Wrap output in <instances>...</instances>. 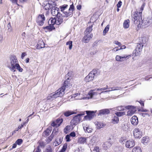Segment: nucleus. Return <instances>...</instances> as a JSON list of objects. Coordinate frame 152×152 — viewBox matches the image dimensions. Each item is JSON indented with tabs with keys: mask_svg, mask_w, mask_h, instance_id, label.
<instances>
[{
	"mask_svg": "<svg viewBox=\"0 0 152 152\" xmlns=\"http://www.w3.org/2000/svg\"><path fill=\"white\" fill-rule=\"evenodd\" d=\"M7 65L10 70L13 72L16 71V69L20 72H22L23 71V69L19 65L15 56H12L10 57V61L7 62Z\"/></svg>",
	"mask_w": 152,
	"mask_h": 152,
	"instance_id": "1",
	"label": "nucleus"
},
{
	"mask_svg": "<svg viewBox=\"0 0 152 152\" xmlns=\"http://www.w3.org/2000/svg\"><path fill=\"white\" fill-rule=\"evenodd\" d=\"M132 20L134 21V23L138 26V27L145 28L148 27L152 23L151 18H147L146 19L142 20V16L140 19L136 17L135 18H132Z\"/></svg>",
	"mask_w": 152,
	"mask_h": 152,
	"instance_id": "2",
	"label": "nucleus"
},
{
	"mask_svg": "<svg viewBox=\"0 0 152 152\" xmlns=\"http://www.w3.org/2000/svg\"><path fill=\"white\" fill-rule=\"evenodd\" d=\"M74 10V6L73 4L70 6L69 9V12H64V15L61 14H58L57 17L56 24L59 25L61 24L63 21L64 20L66 19V18L69 16H72V12Z\"/></svg>",
	"mask_w": 152,
	"mask_h": 152,
	"instance_id": "3",
	"label": "nucleus"
},
{
	"mask_svg": "<svg viewBox=\"0 0 152 152\" xmlns=\"http://www.w3.org/2000/svg\"><path fill=\"white\" fill-rule=\"evenodd\" d=\"M60 90H57L55 93H53L50 94L47 97L48 100H52L58 97H61L63 95V92L62 91L61 92Z\"/></svg>",
	"mask_w": 152,
	"mask_h": 152,
	"instance_id": "4",
	"label": "nucleus"
},
{
	"mask_svg": "<svg viewBox=\"0 0 152 152\" xmlns=\"http://www.w3.org/2000/svg\"><path fill=\"white\" fill-rule=\"evenodd\" d=\"M72 86V82L69 80V79L68 78L65 81L64 83V86H62L60 88H59L58 90H60L61 92L62 91H63L62 92H63L64 95V94L65 90L66 89H68V88H71Z\"/></svg>",
	"mask_w": 152,
	"mask_h": 152,
	"instance_id": "5",
	"label": "nucleus"
},
{
	"mask_svg": "<svg viewBox=\"0 0 152 152\" xmlns=\"http://www.w3.org/2000/svg\"><path fill=\"white\" fill-rule=\"evenodd\" d=\"M85 112H83L77 115L76 116L73 117L71 121V123L72 125H76L80 122L81 120L80 116L85 115Z\"/></svg>",
	"mask_w": 152,
	"mask_h": 152,
	"instance_id": "6",
	"label": "nucleus"
},
{
	"mask_svg": "<svg viewBox=\"0 0 152 152\" xmlns=\"http://www.w3.org/2000/svg\"><path fill=\"white\" fill-rule=\"evenodd\" d=\"M56 5V4L55 1H49L48 3L44 4L43 5V7L45 10H48L52 8H54L55 6Z\"/></svg>",
	"mask_w": 152,
	"mask_h": 152,
	"instance_id": "7",
	"label": "nucleus"
},
{
	"mask_svg": "<svg viewBox=\"0 0 152 152\" xmlns=\"http://www.w3.org/2000/svg\"><path fill=\"white\" fill-rule=\"evenodd\" d=\"M96 71L93 70L90 72L88 75L85 78V80L86 82H89L93 80L96 74Z\"/></svg>",
	"mask_w": 152,
	"mask_h": 152,
	"instance_id": "8",
	"label": "nucleus"
},
{
	"mask_svg": "<svg viewBox=\"0 0 152 152\" xmlns=\"http://www.w3.org/2000/svg\"><path fill=\"white\" fill-rule=\"evenodd\" d=\"M96 112V110L95 111H86V112L87 115L85 116V119L87 120H91L95 116V113Z\"/></svg>",
	"mask_w": 152,
	"mask_h": 152,
	"instance_id": "9",
	"label": "nucleus"
},
{
	"mask_svg": "<svg viewBox=\"0 0 152 152\" xmlns=\"http://www.w3.org/2000/svg\"><path fill=\"white\" fill-rule=\"evenodd\" d=\"M131 57V55H124L123 56L117 55L115 57V60L119 62H122L126 61Z\"/></svg>",
	"mask_w": 152,
	"mask_h": 152,
	"instance_id": "10",
	"label": "nucleus"
},
{
	"mask_svg": "<svg viewBox=\"0 0 152 152\" xmlns=\"http://www.w3.org/2000/svg\"><path fill=\"white\" fill-rule=\"evenodd\" d=\"M74 98L75 100L87 99H89L88 96H83L82 95L78 93L73 94L72 96V98Z\"/></svg>",
	"mask_w": 152,
	"mask_h": 152,
	"instance_id": "11",
	"label": "nucleus"
},
{
	"mask_svg": "<svg viewBox=\"0 0 152 152\" xmlns=\"http://www.w3.org/2000/svg\"><path fill=\"white\" fill-rule=\"evenodd\" d=\"M143 9L144 8L141 7L139 11H136L134 12L132 15V18H135V17H137L138 18L140 19L141 16H142V13Z\"/></svg>",
	"mask_w": 152,
	"mask_h": 152,
	"instance_id": "12",
	"label": "nucleus"
},
{
	"mask_svg": "<svg viewBox=\"0 0 152 152\" xmlns=\"http://www.w3.org/2000/svg\"><path fill=\"white\" fill-rule=\"evenodd\" d=\"M63 121V119L62 118H59L56 121H53L51 124V125L54 127H58L60 126Z\"/></svg>",
	"mask_w": 152,
	"mask_h": 152,
	"instance_id": "13",
	"label": "nucleus"
},
{
	"mask_svg": "<svg viewBox=\"0 0 152 152\" xmlns=\"http://www.w3.org/2000/svg\"><path fill=\"white\" fill-rule=\"evenodd\" d=\"M45 20V17L44 15H39L37 20V22L40 26H42L44 23V21Z\"/></svg>",
	"mask_w": 152,
	"mask_h": 152,
	"instance_id": "14",
	"label": "nucleus"
},
{
	"mask_svg": "<svg viewBox=\"0 0 152 152\" xmlns=\"http://www.w3.org/2000/svg\"><path fill=\"white\" fill-rule=\"evenodd\" d=\"M133 107L128 106L125 107V108L127 109H129L127 111V115L128 116H131L134 114L136 112V110L135 108H133Z\"/></svg>",
	"mask_w": 152,
	"mask_h": 152,
	"instance_id": "15",
	"label": "nucleus"
},
{
	"mask_svg": "<svg viewBox=\"0 0 152 152\" xmlns=\"http://www.w3.org/2000/svg\"><path fill=\"white\" fill-rule=\"evenodd\" d=\"M134 136L136 138H140L142 136L141 131L138 128L135 129L134 131Z\"/></svg>",
	"mask_w": 152,
	"mask_h": 152,
	"instance_id": "16",
	"label": "nucleus"
},
{
	"mask_svg": "<svg viewBox=\"0 0 152 152\" xmlns=\"http://www.w3.org/2000/svg\"><path fill=\"white\" fill-rule=\"evenodd\" d=\"M85 35L83 37V41L85 43H87L92 38L93 35L92 34L87 33V32H85Z\"/></svg>",
	"mask_w": 152,
	"mask_h": 152,
	"instance_id": "17",
	"label": "nucleus"
},
{
	"mask_svg": "<svg viewBox=\"0 0 152 152\" xmlns=\"http://www.w3.org/2000/svg\"><path fill=\"white\" fill-rule=\"evenodd\" d=\"M135 145L134 140L132 139L127 141L126 142L125 146L126 147L131 148L133 147Z\"/></svg>",
	"mask_w": 152,
	"mask_h": 152,
	"instance_id": "18",
	"label": "nucleus"
},
{
	"mask_svg": "<svg viewBox=\"0 0 152 152\" xmlns=\"http://www.w3.org/2000/svg\"><path fill=\"white\" fill-rule=\"evenodd\" d=\"M142 42L141 43L138 44L137 46L136 49L142 51L143 46L144 45L145 43V38H142Z\"/></svg>",
	"mask_w": 152,
	"mask_h": 152,
	"instance_id": "19",
	"label": "nucleus"
},
{
	"mask_svg": "<svg viewBox=\"0 0 152 152\" xmlns=\"http://www.w3.org/2000/svg\"><path fill=\"white\" fill-rule=\"evenodd\" d=\"M59 9L58 8L55 7V6L54 8H52L51 10V13L53 16H57L58 14L61 13L59 12Z\"/></svg>",
	"mask_w": 152,
	"mask_h": 152,
	"instance_id": "20",
	"label": "nucleus"
},
{
	"mask_svg": "<svg viewBox=\"0 0 152 152\" xmlns=\"http://www.w3.org/2000/svg\"><path fill=\"white\" fill-rule=\"evenodd\" d=\"M131 124L134 126L137 125L138 123V118L135 115L133 116L131 119Z\"/></svg>",
	"mask_w": 152,
	"mask_h": 152,
	"instance_id": "21",
	"label": "nucleus"
},
{
	"mask_svg": "<svg viewBox=\"0 0 152 152\" xmlns=\"http://www.w3.org/2000/svg\"><path fill=\"white\" fill-rule=\"evenodd\" d=\"M87 137H81L79 138L78 140V142L81 144H84L86 143V140Z\"/></svg>",
	"mask_w": 152,
	"mask_h": 152,
	"instance_id": "22",
	"label": "nucleus"
},
{
	"mask_svg": "<svg viewBox=\"0 0 152 152\" xmlns=\"http://www.w3.org/2000/svg\"><path fill=\"white\" fill-rule=\"evenodd\" d=\"M89 138L90 139V142H89V144L90 145H93L94 144L95 142L96 139L97 137L96 136H94L93 137H92L91 138L90 137H87V138Z\"/></svg>",
	"mask_w": 152,
	"mask_h": 152,
	"instance_id": "23",
	"label": "nucleus"
},
{
	"mask_svg": "<svg viewBox=\"0 0 152 152\" xmlns=\"http://www.w3.org/2000/svg\"><path fill=\"white\" fill-rule=\"evenodd\" d=\"M49 25L53 26L55 24H56V19L55 18H50L48 21Z\"/></svg>",
	"mask_w": 152,
	"mask_h": 152,
	"instance_id": "24",
	"label": "nucleus"
},
{
	"mask_svg": "<svg viewBox=\"0 0 152 152\" xmlns=\"http://www.w3.org/2000/svg\"><path fill=\"white\" fill-rule=\"evenodd\" d=\"M110 113V111L108 109H104L99 111V113L98 115H104L105 114H108Z\"/></svg>",
	"mask_w": 152,
	"mask_h": 152,
	"instance_id": "25",
	"label": "nucleus"
},
{
	"mask_svg": "<svg viewBox=\"0 0 152 152\" xmlns=\"http://www.w3.org/2000/svg\"><path fill=\"white\" fill-rule=\"evenodd\" d=\"M45 46V44L43 41H40L39 42L37 45V48L38 49H40L43 48Z\"/></svg>",
	"mask_w": 152,
	"mask_h": 152,
	"instance_id": "26",
	"label": "nucleus"
},
{
	"mask_svg": "<svg viewBox=\"0 0 152 152\" xmlns=\"http://www.w3.org/2000/svg\"><path fill=\"white\" fill-rule=\"evenodd\" d=\"M111 145V143H110L109 141H107L104 143L102 145V147L104 150H106Z\"/></svg>",
	"mask_w": 152,
	"mask_h": 152,
	"instance_id": "27",
	"label": "nucleus"
},
{
	"mask_svg": "<svg viewBox=\"0 0 152 152\" xmlns=\"http://www.w3.org/2000/svg\"><path fill=\"white\" fill-rule=\"evenodd\" d=\"M63 140V138L62 137H60L58 139V140L57 139H56L55 141L54 142V146H56L61 144Z\"/></svg>",
	"mask_w": 152,
	"mask_h": 152,
	"instance_id": "28",
	"label": "nucleus"
},
{
	"mask_svg": "<svg viewBox=\"0 0 152 152\" xmlns=\"http://www.w3.org/2000/svg\"><path fill=\"white\" fill-rule=\"evenodd\" d=\"M97 129H99L104 127L105 125L104 124L100 122H98L96 124Z\"/></svg>",
	"mask_w": 152,
	"mask_h": 152,
	"instance_id": "29",
	"label": "nucleus"
},
{
	"mask_svg": "<svg viewBox=\"0 0 152 152\" xmlns=\"http://www.w3.org/2000/svg\"><path fill=\"white\" fill-rule=\"evenodd\" d=\"M129 26V20H125L123 23V26L125 28H128Z\"/></svg>",
	"mask_w": 152,
	"mask_h": 152,
	"instance_id": "30",
	"label": "nucleus"
},
{
	"mask_svg": "<svg viewBox=\"0 0 152 152\" xmlns=\"http://www.w3.org/2000/svg\"><path fill=\"white\" fill-rule=\"evenodd\" d=\"M94 90H91L89 92L88 94V96L89 97V99L92 98L93 95L97 94V92H94Z\"/></svg>",
	"mask_w": 152,
	"mask_h": 152,
	"instance_id": "31",
	"label": "nucleus"
},
{
	"mask_svg": "<svg viewBox=\"0 0 152 152\" xmlns=\"http://www.w3.org/2000/svg\"><path fill=\"white\" fill-rule=\"evenodd\" d=\"M54 132V130H53L52 134L47 139V142L48 143L50 142H51L53 139V138L54 135L53 134V133Z\"/></svg>",
	"mask_w": 152,
	"mask_h": 152,
	"instance_id": "32",
	"label": "nucleus"
},
{
	"mask_svg": "<svg viewBox=\"0 0 152 152\" xmlns=\"http://www.w3.org/2000/svg\"><path fill=\"white\" fill-rule=\"evenodd\" d=\"M119 121L118 118L116 116H114L112 119V123L113 124H117L118 123Z\"/></svg>",
	"mask_w": 152,
	"mask_h": 152,
	"instance_id": "33",
	"label": "nucleus"
},
{
	"mask_svg": "<svg viewBox=\"0 0 152 152\" xmlns=\"http://www.w3.org/2000/svg\"><path fill=\"white\" fill-rule=\"evenodd\" d=\"M83 129L85 132H87L88 133H91L93 130V129L91 128L88 126L84 127Z\"/></svg>",
	"mask_w": 152,
	"mask_h": 152,
	"instance_id": "34",
	"label": "nucleus"
},
{
	"mask_svg": "<svg viewBox=\"0 0 152 152\" xmlns=\"http://www.w3.org/2000/svg\"><path fill=\"white\" fill-rule=\"evenodd\" d=\"M125 107L122 106H118L115 108H113V110H116L117 111H122L124 110Z\"/></svg>",
	"mask_w": 152,
	"mask_h": 152,
	"instance_id": "35",
	"label": "nucleus"
},
{
	"mask_svg": "<svg viewBox=\"0 0 152 152\" xmlns=\"http://www.w3.org/2000/svg\"><path fill=\"white\" fill-rule=\"evenodd\" d=\"M51 132V130L50 129H47L43 133V136L45 137L47 136L50 134Z\"/></svg>",
	"mask_w": 152,
	"mask_h": 152,
	"instance_id": "36",
	"label": "nucleus"
},
{
	"mask_svg": "<svg viewBox=\"0 0 152 152\" xmlns=\"http://www.w3.org/2000/svg\"><path fill=\"white\" fill-rule=\"evenodd\" d=\"M68 7V5L67 4H64L61 6L60 7V9H61V11L63 12L64 13V12H66L64 11Z\"/></svg>",
	"mask_w": 152,
	"mask_h": 152,
	"instance_id": "37",
	"label": "nucleus"
},
{
	"mask_svg": "<svg viewBox=\"0 0 152 152\" xmlns=\"http://www.w3.org/2000/svg\"><path fill=\"white\" fill-rule=\"evenodd\" d=\"M132 152H142V151L140 147H136L133 148Z\"/></svg>",
	"mask_w": 152,
	"mask_h": 152,
	"instance_id": "38",
	"label": "nucleus"
},
{
	"mask_svg": "<svg viewBox=\"0 0 152 152\" xmlns=\"http://www.w3.org/2000/svg\"><path fill=\"white\" fill-rule=\"evenodd\" d=\"M148 142V139L146 137H144L142 138V142L144 145L147 144Z\"/></svg>",
	"mask_w": 152,
	"mask_h": 152,
	"instance_id": "39",
	"label": "nucleus"
},
{
	"mask_svg": "<svg viewBox=\"0 0 152 152\" xmlns=\"http://www.w3.org/2000/svg\"><path fill=\"white\" fill-rule=\"evenodd\" d=\"M75 113L71 111H67L64 113V114L65 116L68 117L73 114Z\"/></svg>",
	"mask_w": 152,
	"mask_h": 152,
	"instance_id": "40",
	"label": "nucleus"
},
{
	"mask_svg": "<svg viewBox=\"0 0 152 152\" xmlns=\"http://www.w3.org/2000/svg\"><path fill=\"white\" fill-rule=\"evenodd\" d=\"M115 114L118 117H121L125 114V112H116Z\"/></svg>",
	"mask_w": 152,
	"mask_h": 152,
	"instance_id": "41",
	"label": "nucleus"
},
{
	"mask_svg": "<svg viewBox=\"0 0 152 152\" xmlns=\"http://www.w3.org/2000/svg\"><path fill=\"white\" fill-rule=\"evenodd\" d=\"M109 25H107L104 28L103 32V35H105L106 33L109 30Z\"/></svg>",
	"mask_w": 152,
	"mask_h": 152,
	"instance_id": "42",
	"label": "nucleus"
},
{
	"mask_svg": "<svg viewBox=\"0 0 152 152\" xmlns=\"http://www.w3.org/2000/svg\"><path fill=\"white\" fill-rule=\"evenodd\" d=\"M92 25H91V26H89L88 27H87L86 29V31L85 32H85H87V33H89L92 31Z\"/></svg>",
	"mask_w": 152,
	"mask_h": 152,
	"instance_id": "43",
	"label": "nucleus"
},
{
	"mask_svg": "<svg viewBox=\"0 0 152 152\" xmlns=\"http://www.w3.org/2000/svg\"><path fill=\"white\" fill-rule=\"evenodd\" d=\"M44 29H46L48 30L49 31H52V30L55 29V28L52 25H49L48 26H46L44 28Z\"/></svg>",
	"mask_w": 152,
	"mask_h": 152,
	"instance_id": "44",
	"label": "nucleus"
},
{
	"mask_svg": "<svg viewBox=\"0 0 152 152\" xmlns=\"http://www.w3.org/2000/svg\"><path fill=\"white\" fill-rule=\"evenodd\" d=\"M134 51V55L135 56H139L141 54V51L136 49Z\"/></svg>",
	"mask_w": 152,
	"mask_h": 152,
	"instance_id": "45",
	"label": "nucleus"
},
{
	"mask_svg": "<svg viewBox=\"0 0 152 152\" xmlns=\"http://www.w3.org/2000/svg\"><path fill=\"white\" fill-rule=\"evenodd\" d=\"M52 149L50 146L47 147L46 149L44 151V152H52Z\"/></svg>",
	"mask_w": 152,
	"mask_h": 152,
	"instance_id": "46",
	"label": "nucleus"
},
{
	"mask_svg": "<svg viewBox=\"0 0 152 152\" xmlns=\"http://www.w3.org/2000/svg\"><path fill=\"white\" fill-rule=\"evenodd\" d=\"M72 41H69L67 42L66 43V45H68L69 46V48L70 50H71L72 48Z\"/></svg>",
	"mask_w": 152,
	"mask_h": 152,
	"instance_id": "47",
	"label": "nucleus"
},
{
	"mask_svg": "<svg viewBox=\"0 0 152 152\" xmlns=\"http://www.w3.org/2000/svg\"><path fill=\"white\" fill-rule=\"evenodd\" d=\"M70 129V126H67L64 129V132L66 134L68 133Z\"/></svg>",
	"mask_w": 152,
	"mask_h": 152,
	"instance_id": "48",
	"label": "nucleus"
},
{
	"mask_svg": "<svg viewBox=\"0 0 152 152\" xmlns=\"http://www.w3.org/2000/svg\"><path fill=\"white\" fill-rule=\"evenodd\" d=\"M107 89H108V86L107 85L106 87L101 88H97V89H96L95 90H96L97 91H104L107 90Z\"/></svg>",
	"mask_w": 152,
	"mask_h": 152,
	"instance_id": "49",
	"label": "nucleus"
},
{
	"mask_svg": "<svg viewBox=\"0 0 152 152\" xmlns=\"http://www.w3.org/2000/svg\"><path fill=\"white\" fill-rule=\"evenodd\" d=\"M94 150L96 152H101V149L98 146H96L95 147Z\"/></svg>",
	"mask_w": 152,
	"mask_h": 152,
	"instance_id": "50",
	"label": "nucleus"
},
{
	"mask_svg": "<svg viewBox=\"0 0 152 152\" xmlns=\"http://www.w3.org/2000/svg\"><path fill=\"white\" fill-rule=\"evenodd\" d=\"M23 142V140L21 139H18L15 142L16 144L18 145H20Z\"/></svg>",
	"mask_w": 152,
	"mask_h": 152,
	"instance_id": "51",
	"label": "nucleus"
},
{
	"mask_svg": "<svg viewBox=\"0 0 152 152\" xmlns=\"http://www.w3.org/2000/svg\"><path fill=\"white\" fill-rule=\"evenodd\" d=\"M121 88L115 86L111 88V89L113 91L118 90H120Z\"/></svg>",
	"mask_w": 152,
	"mask_h": 152,
	"instance_id": "52",
	"label": "nucleus"
},
{
	"mask_svg": "<svg viewBox=\"0 0 152 152\" xmlns=\"http://www.w3.org/2000/svg\"><path fill=\"white\" fill-rule=\"evenodd\" d=\"M25 124V122H23L20 125H19L18 128V130L19 129H21L22 128H23V125H24Z\"/></svg>",
	"mask_w": 152,
	"mask_h": 152,
	"instance_id": "53",
	"label": "nucleus"
},
{
	"mask_svg": "<svg viewBox=\"0 0 152 152\" xmlns=\"http://www.w3.org/2000/svg\"><path fill=\"white\" fill-rule=\"evenodd\" d=\"M70 136L69 135H67L66 137V139L67 142H69L70 141Z\"/></svg>",
	"mask_w": 152,
	"mask_h": 152,
	"instance_id": "54",
	"label": "nucleus"
},
{
	"mask_svg": "<svg viewBox=\"0 0 152 152\" xmlns=\"http://www.w3.org/2000/svg\"><path fill=\"white\" fill-rule=\"evenodd\" d=\"M114 43L116 45H118L119 46H121V43L120 42H119L117 41H114Z\"/></svg>",
	"mask_w": 152,
	"mask_h": 152,
	"instance_id": "55",
	"label": "nucleus"
},
{
	"mask_svg": "<svg viewBox=\"0 0 152 152\" xmlns=\"http://www.w3.org/2000/svg\"><path fill=\"white\" fill-rule=\"evenodd\" d=\"M108 89H109L108 90L106 91H102L101 92V93H107V92L110 91H113V90H112V89H111V88H108Z\"/></svg>",
	"mask_w": 152,
	"mask_h": 152,
	"instance_id": "56",
	"label": "nucleus"
},
{
	"mask_svg": "<svg viewBox=\"0 0 152 152\" xmlns=\"http://www.w3.org/2000/svg\"><path fill=\"white\" fill-rule=\"evenodd\" d=\"M122 2L121 1H119L117 5V7L118 8L120 7L122 5Z\"/></svg>",
	"mask_w": 152,
	"mask_h": 152,
	"instance_id": "57",
	"label": "nucleus"
},
{
	"mask_svg": "<svg viewBox=\"0 0 152 152\" xmlns=\"http://www.w3.org/2000/svg\"><path fill=\"white\" fill-rule=\"evenodd\" d=\"M138 110L139 111L141 112H146L148 111V110L145 109H144L143 108H141V109H139Z\"/></svg>",
	"mask_w": 152,
	"mask_h": 152,
	"instance_id": "58",
	"label": "nucleus"
},
{
	"mask_svg": "<svg viewBox=\"0 0 152 152\" xmlns=\"http://www.w3.org/2000/svg\"><path fill=\"white\" fill-rule=\"evenodd\" d=\"M40 150L39 149V147L38 146L37 148L34 150V152H40Z\"/></svg>",
	"mask_w": 152,
	"mask_h": 152,
	"instance_id": "59",
	"label": "nucleus"
},
{
	"mask_svg": "<svg viewBox=\"0 0 152 152\" xmlns=\"http://www.w3.org/2000/svg\"><path fill=\"white\" fill-rule=\"evenodd\" d=\"M69 135H70V136H71L72 137H75L76 135L75 133L74 132H72L70 133Z\"/></svg>",
	"mask_w": 152,
	"mask_h": 152,
	"instance_id": "60",
	"label": "nucleus"
},
{
	"mask_svg": "<svg viewBox=\"0 0 152 152\" xmlns=\"http://www.w3.org/2000/svg\"><path fill=\"white\" fill-rule=\"evenodd\" d=\"M7 27L8 28V30H9L10 31H11L12 28H11L10 24V23L8 24Z\"/></svg>",
	"mask_w": 152,
	"mask_h": 152,
	"instance_id": "61",
	"label": "nucleus"
},
{
	"mask_svg": "<svg viewBox=\"0 0 152 152\" xmlns=\"http://www.w3.org/2000/svg\"><path fill=\"white\" fill-rule=\"evenodd\" d=\"M12 3L15 4H18L17 3L18 0H10Z\"/></svg>",
	"mask_w": 152,
	"mask_h": 152,
	"instance_id": "62",
	"label": "nucleus"
},
{
	"mask_svg": "<svg viewBox=\"0 0 152 152\" xmlns=\"http://www.w3.org/2000/svg\"><path fill=\"white\" fill-rule=\"evenodd\" d=\"M26 55V54L24 52L22 53L21 56L22 59H23V58Z\"/></svg>",
	"mask_w": 152,
	"mask_h": 152,
	"instance_id": "63",
	"label": "nucleus"
},
{
	"mask_svg": "<svg viewBox=\"0 0 152 152\" xmlns=\"http://www.w3.org/2000/svg\"><path fill=\"white\" fill-rule=\"evenodd\" d=\"M118 47H116L114 48L112 50H113V51H114L116 52V51H118V50H119V49H118Z\"/></svg>",
	"mask_w": 152,
	"mask_h": 152,
	"instance_id": "64",
	"label": "nucleus"
}]
</instances>
